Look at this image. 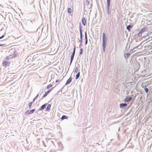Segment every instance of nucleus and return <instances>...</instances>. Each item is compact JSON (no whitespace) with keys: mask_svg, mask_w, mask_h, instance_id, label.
<instances>
[{"mask_svg":"<svg viewBox=\"0 0 152 152\" xmlns=\"http://www.w3.org/2000/svg\"><path fill=\"white\" fill-rule=\"evenodd\" d=\"M147 28H142L140 31L137 33V34L138 36L140 37L142 35V34L145 32H147Z\"/></svg>","mask_w":152,"mask_h":152,"instance_id":"obj_1","label":"nucleus"},{"mask_svg":"<svg viewBox=\"0 0 152 152\" xmlns=\"http://www.w3.org/2000/svg\"><path fill=\"white\" fill-rule=\"evenodd\" d=\"M37 28L34 26H32L29 29V32L31 33H34L36 32Z\"/></svg>","mask_w":152,"mask_h":152,"instance_id":"obj_2","label":"nucleus"},{"mask_svg":"<svg viewBox=\"0 0 152 152\" xmlns=\"http://www.w3.org/2000/svg\"><path fill=\"white\" fill-rule=\"evenodd\" d=\"M132 99V97L131 96H127L124 100L125 102H129Z\"/></svg>","mask_w":152,"mask_h":152,"instance_id":"obj_3","label":"nucleus"},{"mask_svg":"<svg viewBox=\"0 0 152 152\" xmlns=\"http://www.w3.org/2000/svg\"><path fill=\"white\" fill-rule=\"evenodd\" d=\"M10 62L8 61H5L3 62L2 64L3 66L5 67L9 66Z\"/></svg>","mask_w":152,"mask_h":152,"instance_id":"obj_4","label":"nucleus"},{"mask_svg":"<svg viewBox=\"0 0 152 152\" xmlns=\"http://www.w3.org/2000/svg\"><path fill=\"white\" fill-rule=\"evenodd\" d=\"M127 106V104L126 103H122L120 104V107L124 109V108Z\"/></svg>","mask_w":152,"mask_h":152,"instance_id":"obj_5","label":"nucleus"},{"mask_svg":"<svg viewBox=\"0 0 152 152\" xmlns=\"http://www.w3.org/2000/svg\"><path fill=\"white\" fill-rule=\"evenodd\" d=\"M79 28L80 37H83L82 29L81 26V24L80 23Z\"/></svg>","mask_w":152,"mask_h":152,"instance_id":"obj_6","label":"nucleus"},{"mask_svg":"<svg viewBox=\"0 0 152 152\" xmlns=\"http://www.w3.org/2000/svg\"><path fill=\"white\" fill-rule=\"evenodd\" d=\"M47 103H45L43 105H42L37 110H44L45 107L47 105Z\"/></svg>","mask_w":152,"mask_h":152,"instance_id":"obj_7","label":"nucleus"},{"mask_svg":"<svg viewBox=\"0 0 152 152\" xmlns=\"http://www.w3.org/2000/svg\"><path fill=\"white\" fill-rule=\"evenodd\" d=\"M110 0H107V6L106 9H110Z\"/></svg>","mask_w":152,"mask_h":152,"instance_id":"obj_8","label":"nucleus"},{"mask_svg":"<svg viewBox=\"0 0 152 152\" xmlns=\"http://www.w3.org/2000/svg\"><path fill=\"white\" fill-rule=\"evenodd\" d=\"M106 42H105L104 41H102V48L103 49V51L104 52H105V49L106 48Z\"/></svg>","mask_w":152,"mask_h":152,"instance_id":"obj_9","label":"nucleus"},{"mask_svg":"<svg viewBox=\"0 0 152 152\" xmlns=\"http://www.w3.org/2000/svg\"><path fill=\"white\" fill-rule=\"evenodd\" d=\"M131 54L129 53H124V58L126 59H128L130 56Z\"/></svg>","mask_w":152,"mask_h":152,"instance_id":"obj_10","label":"nucleus"},{"mask_svg":"<svg viewBox=\"0 0 152 152\" xmlns=\"http://www.w3.org/2000/svg\"><path fill=\"white\" fill-rule=\"evenodd\" d=\"M72 77L71 76H70L69 77V78L66 81L65 83V85H67L68 84H69L72 82Z\"/></svg>","mask_w":152,"mask_h":152,"instance_id":"obj_11","label":"nucleus"},{"mask_svg":"<svg viewBox=\"0 0 152 152\" xmlns=\"http://www.w3.org/2000/svg\"><path fill=\"white\" fill-rule=\"evenodd\" d=\"M75 54H72L71 55V58H70V63L69 64V66H70L72 63V62L73 61V60L74 59V58L75 56Z\"/></svg>","mask_w":152,"mask_h":152,"instance_id":"obj_12","label":"nucleus"},{"mask_svg":"<svg viewBox=\"0 0 152 152\" xmlns=\"http://www.w3.org/2000/svg\"><path fill=\"white\" fill-rule=\"evenodd\" d=\"M133 27V26L132 25H129L126 26V28L129 31H130L131 29Z\"/></svg>","mask_w":152,"mask_h":152,"instance_id":"obj_13","label":"nucleus"},{"mask_svg":"<svg viewBox=\"0 0 152 152\" xmlns=\"http://www.w3.org/2000/svg\"><path fill=\"white\" fill-rule=\"evenodd\" d=\"M82 24L84 26H85L86 25V20L85 18H82Z\"/></svg>","mask_w":152,"mask_h":152,"instance_id":"obj_14","label":"nucleus"},{"mask_svg":"<svg viewBox=\"0 0 152 152\" xmlns=\"http://www.w3.org/2000/svg\"><path fill=\"white\" fill-rule=\"evenodd\" d=\"M68 119V117L67 116L65 115H63L61 118V121L63 120L64 119Z\"/></svg>","mask_w":152,"mask_h":152,"instance_id":"obj_15","label":"nucleus"},{"mask_svg":"<svg viewBox=\"0 0 152 152\" xmlns=\"http://www.w3.org/2000/svg\"><path fill=\"white\" fill-rule=\"evenodd\" d=\"M51 107V105L50 104H48L46 107V110L47 111H49L50 110Z\"/></svg>","mask_w":152,"mask_h":152,"instance_id":"obj_16","label":"nucleus"},{"mask_svg":"<svg viewBox=\"0 0 152 152\" xmlns=\"http://www.w3.org/2000/svg\"><path fill=\"white\" fill-rule=\"evenodd\" d=\"M35 110V109H33L31 110H30L29 112L28 113V115H29L30 114H31L33 113L34 111Z\"/></svg>","mask_w":152,"mask_h":152,"instance_id":"obj_17","label":"nucleus"},{"mask_svg":"<svg viewBox=\"0 0 152 152\" xmlns=\"http://www.w3.org/2000/svg\"><path fill=\"white\" fill-rule=\"evenodd\" d=\"M17 56V53L15 50V51L14 52V55L12 57V58H15Z\"/></svg>","mask_w":152,"mask_h":152,"instance_id":"obj_18","label":"nucleus"},{"mask_svg":"<svg viewBox=\"0 0 152 152\" xmlns=\"http://www.w3.org/2000/svg\"><path fill=\"white\" fill-rule=\"evenodd\" d=\"M49 93L48 91L46 92H45V94L43 96L42 99L46 97Z\"/></svg>","mask_w":152,"mask_h":152,"instance_id":"obj_19","label":"nucleus"},{"mask_svg":"<svg viewBox=\"0 0 152 152\" xmlns=\"http://www.w3.org/2000/svg\"><path fill=\"white\" fill-rule=\"evenodd\" d=\"M80 76V72H79L76 75L75 79L77 80Z\"/></svg>","mask_w":152,"mask_h":152,"instance_id":"obj_20","label":"nucleus"},{"mask_svg":"<svg viewBox=\"0 0 152 152\" xmlns=\"http://www.w3.org/2000/svg\"><path fill=\"white\" fill-rule=\"evenodd\" d=\"M147 86L145 85L144 87H143V88H144V90L145 91V92L146 93H148V89L146 88Z\"/></svg>","mask_w":152,"mask_h":152,"instance_id":"obj_21","label":"nucleus"},{"mask_svg":"<svg viewBox=\"0 0 152 152\" xmlns=\"http://www.w3.org/2000/svg\"><path fill=\"white\" fill-rule=\"evenodd\" d=\"M33 103V102H29L28 103V106L29 108V109H31V105H32V104Z\"/></svg>","mask_w":152,"mask_h":152,"instance_id":"obj_22","label":"nucleus"},{"mask_svg":"<svg viewBox=\"0 0 152 152\" xmlns=\"http://www.w3.org/2000/svg\"><path fill=\"white\" fill-rule=\"evenodd\" d=\"M67 12L69 13H71L72 12L71 9L70 8H68L67 9Z\"/></svg>","mask_w":152,"mask_h":152,"instance_id":"obj_23","label":"nucleus"},{"mask_svg":"<svg viewBox=\"0 0 152 152\" xmlns=\"http://www.w3.org/2000/svg\"><path fill=\"white\" fill-rule=\"evenodd\" d=\"M78 71V69L77 67L75 66V68L74 72L77 73Z\"/></svg>","mask_w":152,"mask_h":152,"instance_id":"obj_24","label":"nucleus"},{"mask_svg":"<svg viewBox=\"0 0 152 152\" xmlns=\"http://www.w3.org/2000/svg\"><path fill=\"white\" fill-rule=\"evenodd\" d=\"M53 86V85L51 84H50L48 85L46 89H49L51 87H52Z\"/></svg>","mask_w":152,"mask_h":152,"instance_id":"obj_25","label":"nucleus"},{"mask_svg":"<svg viewBox=\"0 0 152 152\" xmlns=\"http://www.w3.org/2000/svg\"><path fill=\"white\" fill-rule=\"evenodd\" d=\"M39 94H38L33 99V101H32V102H34L35 101V100L38 97V96H39Z\"/></svg>","mask_w":152,"mask_h":152,"instance_id":"obj_26","label":"nucleus"},{"mask_svg":"<svg viewBox=\"0 0 152 152\" xmlns=\"http://www.w3.org/2000/svg\"><path fill=\"white\" fill-rule=\"evenodd\" d=\"M75 50H76V46L75 45V46H74V48L73 49V52L72 53V54H74L75 55Z\"/></svg>","mask_w":152,"mask_h":152,"instance_id":"obj_27","label":"nucleus"},{"mask_svg":"<svg viewBox=\"0 0 152 152\" xmlns=\"http://www.w3.org/2000/svg\"><path fill=\"white\" fill-rule=\"evenodd\" d=\"M83 49L82 48L80 49V51L79 53L80 55H82L83 53Z\"/></svg>","mask_w":152,"mask_h":152,"instance_id":"obj_28","label":"nucleus"},{"mask_svg":"<svg viewBox=\"0 0 152 152\" xmlns=\"http://www.w3.org/2000/svg\"><path fill=\"white\" fill-rule=\"evenodd\" d=\"M89 4V1L88 0H86V1L85 3V4L87 6Z\"/></svg>","mask_w":152,"mask_h":152,"instance_id":"obj_29","label":"nucleus"},{"mask_svg":"<svg viewBox=\"0 0 152 152\" xmlns=\"http://www.w3.org/2000/svg\"><path fill=\"white\" fill-rule=\"evenodd\" d=\"M104 41L105 42H106L107 41V37H102V41Z\"/></svg>","mask_w":152,"mask_h":152,"instance_id":"obj_30","label":"nucleus"},{"mask_svg":"<svg viewBox=\"0 0 152 152\" xmlns=\"http://www.w3.org/2000/svg\"><path fill=\"white\" fill-rule=\"evenodd\" d=\"M83 37H80V39L79 40V42H80V43H82L83 42Z\"/></svg>","mask_w":152,"mask_h":152,"instance_id":"obj_31","label":"nucleus"},{"mask_svg":"<svg viewBox=\"0 0 152 152\" xmlns=\"http://www.w3.org/2000/svg\"><path fill=\"white\" fill-rule=\"evenodd\" d=\"M141 47L140 46L138 45V46H137V47L134 48V49H136L137 48H138L139 49H141L140 48H141Z\"/></svg>","mask_w":152,"mask_h":152,"instance_id":"obj_32","label":"nucleus"},{"mask_svg":"<svg viewBox=\"0 0 152 152\" xmlns=\"http://www.w3.org/2000/svg\"><path fill=\"white\" fill-rule=\"evenodd\" d=\"M5 59L6 60H9V59H10V56H7L5 58Z\"/></svg>","mask_w":152,"mask_h":152,"instance_id":"obj_33","label":"nucleus"},{"mask_svg":"<svg viewBox=\"0 0 152 152\" xmlns=\"http://www.w3.org/2000/svg\"><path fill=\"white\" fill-rule=\"evenodd\" d=\"M106 37V35L105 33L104 32L102 34V37Z\"/></svg>","mask_w":152,"mask_h":152,"instance_id":"obj_34","label":"nucleus"},{"mask_svg":"<svg viewBox=\"0 0 152 152\" xmlns=\"http://www.w3.org/2000/svg\"><path fill=\"white\" fill-rule=\"evenodd\" d=\"M54 87L50 89V90H49L48 91H49V92L50 93L54 88Z\"/></svg>","mask_w":152,"mask_h":152,"instance_id":"obj_35","label":"nucleus"},{"mask_svg":"<svg viewBox=\"0 0 152 152\" xmlns=\"http://www.w3.org/2000/svg\"><path fill=\"white\" fill-rule=\"evenodd\" d=\"M5 35H3L1 36L0 37V39H2L4 37Z\"/></svg>","mask_w":152,"mask_h":152,"instance_id":"obj_36","label":"nucleus"},{"mask_svg":"<svg viewBox=\"0 0 152 152\" xmlns=\"http://www.w3.org/2000/svg\"><path fill=\"white\" fill-rule=\"evenodd\" d=\"M29 110H27L25 112V114L26 115V114H27V113L28 114V113L29 112Z\"/></svg>","mask_w":152,"mask_h":152,"instance_id":"obj_37","label":"nucleus"},{"mask_svg":"<svg viewBox=\"0 0 152 152\" xmlns=\"http://www.w3.org/2000/svg\"><path fill=\"white\" fill-rule=\"evenodd\" d=\"M107 14L108 15H110V11L107 12Z\"/></svg>","mask_w":152,"mask_h":152,"instance_id":"obj_38","label":"nucleus"},{"mask_svg":"<svg viewBox=\"0 0 152 152\" xmlns=\"http://www.w3.org/2000/svg\"><path fill=\"white\" fill-rule=\"evenodd\" d=\"M148 48H150L149 49L150 50L151 49V45H149L148 46Z\"/></svg>","mask_w":152,"mask_h":152,"instance_id":"obj_39","label":"nucleus"},{"mask_svg":"<svg viewBox=\"0 0 152 152\" xmlns=\"http://www.w3.org/2000/svg\"><path fill=\"white\" fill-rule=\"evenodd\" d=\"M88 40H85V45H86L88 43Z\"/></svg>","mask_w":152,"mask_h":152,"instance_id":"obj_40","label":"nucleus"},{"mask_svg":"<svg viewBox=\"0 0 152 152\" xmlns=\"http://www.w3.org/2000/svg\"><path fill=\"white\" fill-rule=\"evenodd\" d=\"M5 45L6 44H0V46H4V45Z\"/></svg>","mask_w":152,"mask_h":152,"instance_id":"obj_41","label":"nucleus"},{"mask_svg":"<svg viewBox=\"0 0 152 152\" xmlns=\"http://www.w3.org/2000/svg\"><path fill=\"white\" fill-rule=\"evenodd\" d=\"M106 12L110 11V9H106Z\"/></svg>","mask_w":152,"mask_h":152,"instance_id":"obj_42","label":"nucleus"},{"mask_svg":"<svg viewBox=\"0 0 152 152\" xmlns=\"http://www.w3.org/2000/svg\"><path fill=\"white\" fill-rule=\"evenodd\" d=\"M82 45V43H80V45H79V48H80L81 47V45Z\"/></svg>","mask_w":152,"mask_h":152,"instance_id":"obj_43","label":"nucleus"},{"mask_svg":"<svg viewBox=\"0 0 152 152\" xmlns=\"http://www.w3.org/2000/svg\"><path fill=\"white\" fill-rule=\"evenodd\" d=\"M85 36H87V34L86 32L85 33Z\"/></svg>","mask_w":152,"mask_h":152,"instance_id":"obj_44","label":"nucleus"},{"mask_svg":"<svg viewBox=\"0 0 152 152\" xmlns=\"http://www.w3.org/2000/svg\"><path fill=\"white\" fill-rule=\"evenodd\" d=\"M85 40H88L87 36L85 37Z\"/></svg>","mask_w":152,"mask_h":152,"instance_id":"obj_45","label":"nucleus"},{"mask_svg":"<svg viewBox=\"0 0 152 152\" xmlns=\"http://www.w3.org/2000/svg\"><path fill=\"white\" fill-rule=\"evenodd\" d=\"M58 81H59V80H56V82L57 83L58 82Z\"/></svg>","mask_w":152,"mask_h":152,"instance_id":"obj_46","label":"nucleus"},{"mask_svg":"<svg viewBox=\"0 0 152 152\" xmlns=\"http://www.w3.org/2000/svg\"><path fill=\"white\" fill-rule=\"evenodd\" d=\"M60 91H58V93H60Z\"/></svg>","mask_w":152,"mask_h":152,"instance_id":"obj_47","label":"nucleus"},{"mask_svg":"<svg viewBox=\"0 0 152 152\" xmlns=\"http://www.w3.org/2000/svg\"><path fill=\"white\" fill-rule=\"evenodd\" d=\"M60 91H58V93H60Z\"/></svg>","mask_w":152,"mask_h":152,"instance_id":"obj_48","label":"nucleus"},{"mask_svg":"<svg viewBox=\"0 0 152 152\" xmlns=\"http://www.w3.org/2000/svg\"><path fill=\"white\" fill-rule=\"evenodd\" d=\"M149 32H148V35L149 34Z\"/></svg>","mask_w":152,"mask_h":152,"instance_id":"obj_49","label":"nucleus"},{"mask_svg":"<svg viewBox=\"0 0 152 152\" xmlns=\"http://www.w3.org/2000/svg\"><path fill=\"white\" fill-rule=\"evenodd\" d=\"M147 37V36H143V37Z\"/></svg>","mask_w":152,"mask_h":152,"instance_id":"obj_50","label":"nucleus"},{"mask_svg":"<svg viewBox=\"0 0 152 152\" xmlns=\"http://www.w3.org/2000/svg\"><path fill=\"white\" fill-rule=\"evenodd\" d=\"M139 31V29L137 30V31Z\"/></svg>","mask_w":152,"mask_h":152,"instance_id":"obj_51","label":"nucleus"},{"mask_svg":"<svg viewBox=\"0 0 152 152\" xmlns=\"http://www.w3.org/2000/svg\"><path fill=\"white\" fill-rule=\"evenodd\" d=\"M12 56V55H10V56Z\"/></svg>","mask_w":152,"mask_h":152,"instance_id":"obj_52","label":"nucleus"},{"mask_svg":"<svg viewBox=\"0 0 152 152\" xmlns=\"http://www.w3.org/2000/svg\"><path fill=\"white\" fill-rule=\"evenodd\" d=\"M107 152H109V151H107Z\"/></svg>","mask_w":152,"mask_h":152,"instance_id":"obj_53","label":"nucleus"}]
</instances>
